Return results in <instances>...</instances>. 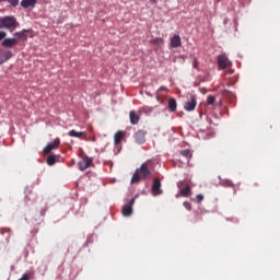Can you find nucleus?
Instances as JSON below:
<instances>
[{
	"label": "nucleus",
	"instance_id": "1",
	"mask_svg": "<svg viewBox=\"0 0 280 280\" xmlns=\"http://www.w3.org/2000/svg\"><path fill=\"white\" fill-rule=\"evenodd\" d=\"M152 172H150V168H148V163H143L140 168H138L131 178V183H139L141 178L145 180V178H150V175Z\"/></svg>",
	"mask_w": 280,
	"mask_h": 280
},
{
	"label": "nucleus",
	"instance_id": "2",
	"mask_svg": "<svg viewBox=\"0 0 280 280\" xmlns=\"http://www.w3.org/2000/svg\"><path fill=\"white\" fill-rule=\"evenodd\" d=\"M16 25H19V23L14 16H4L0 20V30L5 27V30H11V32H14V30H16Z\"/></svg>",
	"mask_w": 280,
	"mask_h": 280
},
{
	"label": "nucleus",
	"instance_id": "3",
	"mask_svg": "<svg viewBox=\"0 0 280 280\" xmlns=\"http://www.w3.org/2000/svg\"><path fill=\"white\" fill-rule=\"evenodd\" d=\"M177 187L179 189V195L184 198H188L189 194H191V187L187 184V182H179Z\"/></svg>",
	"mask_w": 280,
	"mask_h": 280
},
{
	"label": "nucleus",
	"instance_id": "4",
	"mask_svg": "<svg viewBox=\"0 0 280 280\" xmlns=\"http://www.w3.org/2000/svg\"><path fill=\"white\" fill-rule=\"evenodd\" d=\"M232 66L233 62H231V60H229V57H226L224 54L218 57L219 69H229Z\"/></svg>",
	"mask_w": 280,
	"mask_h": 280
},
{
	"label": "nucleus",
	"instance_id": "5",
	"mask_svg": "<svg viewBox=\"0 0 280 280\" xmlns=\"http://www.w3.org/2000/svg\"><path fill=\"white\" fill-rule=\"evenodd\" d=\"M60 148V138L55 139L52 142H49L43 150L44 154H51V151L58 150Z\"/></svg>",
	"mask_w": 280,
	"mask_h": 280
},
{
	"label": "nucleus",
	"instance_id": "6",
	"mask_svg": "<svg viewBox=\"0 0 280 280\" xmlns=\"http://www.w3.org/2000/svg\"><path fill=\"white\" fill-rule=\"evenodd\" d=\"M93 163V158H90L89 155L83 156V159L79 162L78 166L81 172H84L85 170H89L91 167V164Z\"/></svg>",
	"mask_w": 280,
	"mask_h": 280
},
{
	"label": "nucleus",
	"instance_id": "7",
	"mask_svg": "<svg viewBox=\"0 0 280 280\" xmlns=\"http://www.w3.org/2000/svg\"><path fill=\"white\" fill-rule=\"evenodd\" d=\"M145 135H148V131L139 129L133 136L136 143L143 145V143H145Z\"/></svg>",
	"mask_w": 280,
	"mask_h": 280
},
{
	"label": "nucleus",
	"instance_id": "8",
	"mask_svg": "<svg viewBox=\"0 0 280 280\" xmlns=\"http://www.w3.org/2000/svg\"><path fill=\"white\" fill-rule=\"evenodd\" d=\"M132 205H135V198H131L129 202L122 207L121 213L125 218L132 215Z\"/></svg>",
	"mask_w": 280,
	"mask_h": 280
},
{
	"label": "nucleus",
	"instance_id": "9",
	"mask_svg": "<svg viewBox=\"0 0 280 280\" xmlns=\"http://www.w3.org/2000/svg\"><path fill=\"white\" fill-rule=\"evenodd\" d=\"M197 101H196V95H190V100L188 102H186L184 108L188 112L191 113V110H196V105H197Z\"/></svg>",
	"mask_w": 280,
	"mask_h": 280
},
{
	"label": "nucleus",
	"instance_id": "10",
	"mask_svg": "<svg viewBox=\"0 0 280 280\" xmlns=\"http://www.w3.org/2000/svg\"><path fill=\"white\" fill-rule=\"evenodd\" d=\"M153 196H161L163 194V190H161V179L155 178L153 180L152 189H151Z\"/></svg>",
	"mask_w": 280,
	"mask_h": 280
},
{
	"label": "nucleus",
	"instance_id": "11",
	"mask_svg": "<svg viewBox=\"0 0 280 280\" xmlns=\"http://www.w3.org/2000/svg\"><path fill=\"white\" fill-rule=\"evenodd\" d=\"M19 44V39L18 38H4L2 40V47H5L8 49L14 47L15 45Z\"/></svg>",
	"mask_w": 280,
	"mask_h": 280
},
{
	"label": "nucleus",
	"instance_id": "12",
	"mask_svg": "<svg viewBox=\"0 0 280 280\" xmlns=\"http://www.w3.org/2000/svg\"><path fill=\"white\" fill-rule=\"evenodd\" d=\"M180 45H182L180 35H174L171 38V47H173V49H176V48L180 47Z\"/></svg>",
	"mask_w": 280,
	"mask_h": 280
},
{
	"label": "nucleus",
	"instance_id": "13",
	"mask_svg": "<svg viewBox=\"0 0 280 280\" xmlns=\"http://www.w3.org/2000/svg\"><path fill=\"white\" fill-rule=\"evenodd\" d=\"M129 119H130V124H132V126H137V124H139V120L141 119V117H139V115H137V113L135 110H131L129 113Z\"/></svg>",
	"mask_w": 280,
	"mask_h": 280
},
{
	"label": "nucleus",
	"instance_id": "14",
	"mask_svg": "<svg viewBox=\"0 0 280 280\" xmlns=\"http://www.w3.org/2000/svg\"><path fill=\"white\" fill-rule=\"evenodd\" d=\"M124 137H126V132L124 131H117L114 135V144L115 145H119V143H121V140L124 139Z\"/></svg>",
	"mask_w": 280,
	"mask_h": 280
},
{
	"label": "nucleus",
	"instance_id": "15",
	"mask_svg": "<svg viewBox=\"0 0 280 280\" xmlns=\"http://www.w3.org/2000/svg\"><path fill=\"white\" fill-rule=\"evenodd\" d=\"M68 135H69V137H73L75 139H84V138H86V133L83 132V131L70 130Z\"/></svg>",
	"mask_w": 280,
	"mask_h": 280
},
{
	"label": "nucleus",
	"instance_id": "16",
	"mask_svg": "<svg viewBox=\"0 0 280 280\" xmlns=\"http://www.w3.org/2000/svg\"><path fill=\"white\" fill-rule=\"evenodd\" d=\"M20 4L24 9L36 8V0H22Z\"/></svg>",
	"mask_w": 280,
	"mask_h": 280
},
{
	"label": "nucleus",
	"instance_id": "17",
	"mask_svg": "<svg viewBox=\"0 0 280 280\" xmlns=\"http://www.w3.org/2000/svg\"><path fill=\"white\" fill-rule=\"evenodd\" d=\"M167 106H168V109L171 110V113H176V108H177L176 98L170 97Z\"/></svg>",
	"mask_w": 280,
	"mask_h": 280
},
{
	"label": "nucleus",
	"instance_id": "18",
	"mask_svg": "<svg viewBox=\"0 0 280 280\" xmlns=\"http://www.w3.org/2000/svg\"><path fill=\"white\" fill-rule=\"evenodd\" d=\"M14 36H16L18 40H27V30H23L22 32L14 33Z\"/></svg>",
	"mask_w": 280,
	"mask_h": 280
},
{
	"label": "nucleus",
	"instance_id": "19",
	"mask_svg": "<svg viewBox=\"0 0 280 280\" xmlns=\"http://www.w3.org/2000/svg\"><path fill=\"white\" fill-rule=\"evenodd\" d=\"M182 156H185L186 159H191V150L185 149L180 151Z\"/></svg>",
	"mask_w": 280,
	"mask_h": 280
},
{
	"label": "nucleus",
	"instance_id": "20",
	"mask_svg": "<svg viewBox=\"0 0 280 280\" xmlns=\"http://www.w3.org/2000/svg\"><path fill=\"white\" fill-rule=\"evenodd\" d=\"M213 104H215V96L209 95V96L207 97V105H208V106H213Z\"/></svg>",
	"mask_w": 280,
	"mask_h": 280
},
{
	"label": "nucleus",
	"instance_id": "21",
	"mask_svg": "<svg viewBox=\"0 0 280 280\" xmlns=\"http://www.w3.org/2000/svg\"><path fill=\"white\" fill-rule=\"evenodd\" d=\"M47 164L48 165H56V155H48Z\"/></svg>",
	"mask_w": 280,
	"mask_h": 280
},
{
	"label": "nucleus",
	"instance_id": "22",
	"mask_svg": "<svg viewBox=\"0 0 280 280\" xmlns=\"http://www.w3.org/2000/svg\"><path fill=\"white\" fill-rule=\"evenodd\" d=\"M2 57L4 58V61L8 62V60H10V58H12V51L8 50V51L3 52Z\"/></svg>",
	"mask_w": 280,
	"mask_h": 280
},
{
	"label": "nucleus",
	"instance_id": "23",
	"mask_svg": "<svg viewBox=\"0 0 280 280\" xmlns=\"http://www.w3.org/2000/svg\"><path fill=\"white\" fill-rule=\"evenodd\" d=\"M3 1H8L13 8H16L19 5V0H0V3H3Z\"/></svg>",
	"mask_w": 280,
	"mask_h": 280
},
{
	"label": "nucleus",
	"instance_id": "24",
	"mask_svg": "<svg viewBox=\"0 0 280 280\" xmlns=\"http://www.w3.org/2000/svg\"><path fill=\"white\" fill-rule=\"evenodd\" d=\"M183 206L185 207V209H187L188 211H191V203H189L188 201H184Z\"/></svg>",
	"mask_w": 280,
	"mask_h": 280
},
{
	"label": "nucleus",
	"instance_id": "25",
	"mask_svg": "<svg viewBox=\"0 0 280 280\" xmlns=\"http://www.w3.org/2000/svg\"><path fill=\"white\" fill-rule=\"evenodd\" d=\"M196 200H197V202H202V200H205V197L199 194L196 196Z\"/></svg>",
	"mask_w": 280,
	"mask_h": 280
},
{
	"label": "nucleus",
	"instance_id": "26",
	"mask_svg": "<svg viewBox=\"0 0 280 280\" xmlns=\"http://www.w3.org/2000/svg\"><path fill=\"white\" fill-rule=\"evenodd\" d=\"M5 36H7V34H5V32H3V31H0V40H5Z\"/></svg>",
	"mask_w": 280,
	"mask_h": 280
},
{
	"label": "nucleus",
	"instance_id": "27",
	"mask_svg": "<svg viewBox=\"0 0 280 280\" xmlns=\"http://www.w3.org/2000/svg\"><path fill=\"white\" fill-rule=\"evenodd\" d=\"M192 67L194 69H198V59L195 58L194 62H192Z\"/></svg>",
	"mask_w": 280,
	"mask_h": 280
},
{
	"label": "nucleus",
	"instance_id": "28",
	"mask_svg": "<svg viewBox=\"0 0 280 280\" xmlns=\"http://www.w3.org/2000/svg\"><path fill=\"white\" fill-rule=\"evenodd\" d=\"M154 43H156L158 45H162L163 38H155Z\"/></svg>",
	"mask_w": 280,
	"mask_h": 280
},
{
	"label": "nucleus",
	"instance_id": "29",
	"mask_svg": "<svg viewBox=\"0 0 280 280\" xmlns=\"http://www.w3.org/2000/svg\"><path fill=\"white\" fill-rule=\"evenodd\" d=\"M225 187H233V183H231L230 180L225 182Z\"/></svg>",
	"mask_w": 280,
	"mask_h": 280
},
{
	"label": "nucleus",
	"instance_id": "30",
	"mask_svg": "<svg viewBox=\"0 0 280 280\" xmlns=\"http://www.w3.org/2000/svg\"><path fill=\"white\" fill-rule=\"evenodd\" d=\"M225 69H228L226 73H229L230 75L233 73V69H231V67L230 68H225Z\"/></svg>",
	"mask_w": 280,
	"mask_h": 280
},
{
	"label": "nucleus",
	"instance_id": "31",
	"mask_svg": "<svg viewBox=\"0 0 280 280\" xmlns=\"http://www.w3.org/2000/svg\"><path fill=\"white\" fill-rule=\"evenodd\" d=\"M3 62H5V59L3 58V56H0V65H3Z\"/></svg>",
	"mask_w": 280,
	"mask_h": 280
},
{
	"label": "nucleus",
	"instance_id": "32",
	"mask_svg": "<svg viewBox=\"0 0 280 280\" xmlns=\"http://www.w3.org/2000/svg\"><path fill=\"white\" fill-rule=\"evenodd\" d=\"M233 84H235V83L229 82V83H228V86H233Z\"/></svg>",
	"mask_w": 280,
	"mask_h": 280
},
{
	"label": "nucleus",
	"instance_id": "33",
	"mask_svg": "<svg viewBox=\"0 0 280 280\" xmlns=\"http://www.w3.org/2000/svg\"><path fill=\"white\" fill-rule=\"evenodd\" d=\"M151 3H156V0H150Z\"/></svg>",
	"mask_w": 280,
	"mask_h": 280
},
{
	"label": "nucleus",
	"instance_id": "34",
	"mask_svg": "<svg viewBox=\"0 0 280 280\" xmlns=\"http://www.w3.org/2000/svg\"><path fill=\"white\" fill-rule=\"evenodd\" d=\"M226 93H229V91L225 90V91L223 92V95H226Z\"/></svg>",
	"mask_w": 280,
	"mask_h": 280
},
{
	"label": "nucleus",
	"instance_id": "35",
	"mask_svg": "<svg viewBox=\"0 0 280 280\" xmlns=\"http://www.w3.org/2000/svg\"><path fill=\"white\" fill-rule=\"evenodd\" d=\"M176 198H180V195H176Z\"/></svg>",
	"mask_w": 280,
	"mask_h": 280
},
{
	"label": "nucleus",
	"instance_id": "36",
	"mask_svg": "<svg viewBox=\"0 0 280 280\" xmlns=\"http://www.w3.org/2000/svg\"><path fill=\"white\" fill-rule=\"evenodd\" d=\"M10 231H11L10 229H7V232H8V233H10Z\"/></svg>",
	"mask_w": 280,
	"mask_h": 280
}]
</instances>
